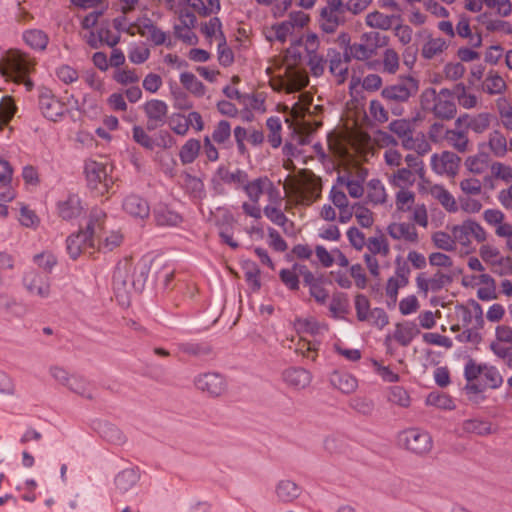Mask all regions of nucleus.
Instances as JSON below:
<instances>
[{
    "mask_svg": "<svg viewBox=\"0 0 512 512\" xmlns=\"http://www.w3.org/2000/svg\"><path fill=\"white\" fill-rule=\"evenodd\" d=\"M148 271L146 262L135 264L131 258L119 261L113 276V287L116 300L121 306H129L132 294L142 292Z\"/></svg>",
    "mask_w": 512,
    "mask_h": 512,
    "instance_id": "f257e3e1",
    "label": "nucleus"
},
{
    "mask_svg": "<svg viewBox=\"0 0 512 512\" xmlns=\"http://www.w3.org/2000/svg\"><path fill=\"white\" fill-rule=\"evenodd\" d=\"M197 389L212 396H220L225 391V382L218 373L208 372L197 376L194 380Z\"/></svg>",
    "mask_w": 512,
    "mask_h": 512,
    "instance_id": "f8f14e48",
    "label": "nucleus"
},
{
    "mask_svg": "<svg viewBox=\"0 0 512 512\" xmlns=\"http://www.w3.org/2000/svg\"><path fill=\"white\" fill-rule=\"evenodd\" d=\"M85 174L88 187L94 196L100 197L109 193L113 180L108 174V166L106 164L91 160L87 161L85 163Z\"/></svg>",
    "mask_w": 512,
    "mask_h": 512,
    "instance_id": "20e7f679",
    "label": "nucleus"
},
{
    "mask_svg": "<svg viewBox=\"0 0 512 512\" xmlns=\"http://www.w3.org/2000/svg\"><path fill=\"white\" fill-rule=\"evenodd\" d=\"M463 430L467 433H474L477 435L491 434V424L477 419L466 420L463 423Z\"/></svg>",
    "mask_w": 512,
    "mask_h": 512,
    "instance_id": "e433bc0d",
    "label": "nucleus"
},
{
    "mask_svg": "<svg viewBox=\"0 0 512 512\" xmlns=\"http://www.w3.org/2000/svg\"><path fill=\"white\" fill-rule=\"evenodd\" d=\"M0 73L4 77L18 83H24L28 88L32 85L29 78V55L17 49H10L0 59Z\"/></svg>",
    "mask_w": 512,
    "mask_h": 512,
    "instance_id": "7ed1b4c3",
    "label": "nucleus"
},
{
    "mask_svg": "<svg viewBox=\"0 0 512 512\" xmlns=\"http://www.w3.org/2000/svg\"><path fill=\"white\" fill-rule=\"evenodd\" d=\"M83 207L78 196H69L67 200L59 203V215L63 220H71L82 213Z\"/></svg>",
    "mask_w": 512,
    "mask_h": 512,
    "instance_id": "b1692460",
    "label": "nucleus"
},
{
    "mask_svg": "<svg viewBox=\"0 0 512 512\" xmlns=\"http://www.w3.org/2000/svg\"><path fill=\"white\" fill-rule=\"evenodd\" d=\"M123 236L119 232L112 231L109 234L106 232L102 236V239H99L96 242L95 251L99 252H111L115 248L119 247L122 243Z\"/></svg>",
    "mask_w": 512,
    "mask_h": 512,
    "instance_id": "cd10ccee",
    "label": "nucleus"
},
{
    "mask_svg": "<svg viewBox=\"0 0 512 512\" xmlns=\"http://www.w3.org/2000/svg\"><path fill=\"white\" fill-rule=\"evenodd\" d=\"M355 309L357 313V318L360 321H365L368 319L370 303L366 296L362 294H358L355 298Z\"/></svg>",
    "mask_w": 512,
    "mask_h": 512,
    "instance_id": "338daca9",
    "label": "nucleus"
},
{
    "mask_svg": "<svg viewBox=\"0 0 512 512\" xmlns=\"http://www.w3.org/2000/svg\"><path fill=\"white\" fill-rule=\"evenodd\" d=\"M268 179H269L268 177H260L253 181L248 182L244 186V191L246 192L249 199L253 203H255V204L258 203L261 195L265 193L266 183H264V182H268Z\"/></svg>",
    "mask_w": 512,
    "mask_h": 512,
    "instance_id": "c85d7f7f",
    "label": "nucleus"
},
{
    "mask_svg": "<svg viewBox=\"0 0 512 512\" xmlns=\"http://www.w3.org/2000/svg\"><path fill=\"white\" fill-rule=\"evenodd\" d=\"M398 444L417 455H425L432 449V438L428 432L418 428L401 431L397 436Z\"/></svg>",
    "mask_w": 512,
    "mask_h": 512,
    "instance_id": "39448f33",
    "label": "nucleus"
},
{
    "mask_svg": "<svg viewBox=\"0 0 512 512\" xmlns=\"http://www.w3.org/2000/svg\"><path fill=\"white\" fill-rule=\"evenodd\" d=\"M460 189L466 195H479L482 191V185L477 178H467L460 182Z\"/></svg>",
    "mask_w": 512,
    "mask_h": 512,
    "instance_id": "69168bd1",
    "label": "nucleus"
},
{
    "mask_svg": "<svg viewBox=\"0 0 512 512\" xmlns=\"http://www.w3.org/2000/svg\"><path fill=\"white\" fill-rule=\"evenodd\" d=\"M15 113L14 105L8 98H2L0 101V131L6 125Z\"/></svg>",
    "mask_w": 512,
    "mask_h": 512,
    "instance_id": "864d4df0",
    "label": "nucleus"
},
{
    "mask_svg": "<svg viewBox=\"0 0 512 512\" xmlns=\"http://www.w3.org/2000/svg\"><path fill=\"white\" fill-rule=\"evenodd\" d=\"M493 177L501 179L505 182H512V168L500 162H494L491 165Z\"/></svg>",
    "mask_w": 512,
    "mask_h": 512,
    "instance_id": "0e129e2a",
    "label": "nucleus"
},
{
    "mask_svg": "<svg viewBox=\"0 0 512 512\" xmlns=\"http://www.w3.org/2000/svg\"><path fill=\"white\" fill-rule=\"evenodd\" d=\"M260 270L254 263H248L245 267V279L253 291H257L261 287L259 280Z\"/></svg>",
    "mask_w": 512,
    "mask_h": 512,
    "instance_id": "603ef678",
    "label": "nucleus"
},
{
    "mask_svg": "<svg viewBox=\"0 0 512 512\" xmlns=\"http://www.w3.org/2000/svg\"><path fill=\"white\" fill-rule=\"evenodd\" d=\"M231 136V126L226 120H221L214 129L212 139L218 143H224Z\"/></svg>",
    "mask_w": 512,
    "mask_h": 512,
    "instance_id": "3c124183",
    "label": "nucleus"
},
{
    "mask_svg": "<svg viewBox=\"0 0 512 512\" xmlns=\"http://www.w3.org/2000/svg\"><path fill=\"white\" fill-rule=\"evenodd\" d=\"M180 82L189 92L197 97H201L205 94V86L193 73H182L180 75Z\"/></svg>",
    "mask_w": 512,
    "mask_h": 512,
    "instance_id": "c756f323",
    "label": "nucleus"
},
{
    "mask_svg": "<svg viewBox=\"0 0 512 512\" xmlns=\"http://www.w3.org/2000/svg\"><path fill=\"white\" fill-rule=\"evenodd\" d=\"M348 301L344 294H334L329 306V310L334 318H339V315L347 312Z\"/></svg>",
    "mask_w": 512,
    "mask_h": 512,
    "instance_id": "49530a36",
    "label": "nucleus"
},
{
    "mask_svg": "<svg viewBox=\"0 0 512 512\" xmlns=\"http://www.w3.org/2000/svg\"><path fill=\"white\" fill-rule=\"evenodd\" d=\"M366 244L373 256L376 254L387 256L390 253L389 244L384 235H380L379 237H370Z\"/></svg>",
    "mask_w": 512,
    "mask_h": 512,
    "instance_id": "c9c22d12",
    "label": "nucleus"
},
{
    "mask_svg": "<svg viewBox=\"0 0 512 512\" xmlns=\"http://www.w3.org/2000/svg\"><path fill=\"white\" fill-rule=\"evenodd\" d=\"M388 234L395 240H405L416 244L419 241L417 229L412 223H391L387 227Z\"/></svg>",
    "mask_w": 512,
    "mask_h": 512,
    "instance_id": "2eb2a0df",
    "label": "nucleus"
},
{
    "mask_svg": "<svg viewBox=\"0 0 512 512\" xmlns=\"http://www.w3.org/2000/svg\"><path fill=\"white\" fill-rule=\"evenodd\" d=\"M427 404L441 409H454L453 400L445 394L430 393L427 397Z\"/></svg>",
    "mask_w": 512,
    "mask_h": 512,
    "instance_id": "09e8293b",
    "label": "nucleus"
},
{
    "mask_svg": "<svg viewBox=\"0 0 512 512\" xmlns=\"http://www.w3.org/2000/svg\"><path fill=\"white\" fill-rule=\"evenodd\" d=\"M123 208L131 216L140 219H145L150 214V207L147 201L134 194L125 198L123 202Z\"/></svg>",
    "mask_w": 512,
    "mask_h": 512,
    "instance_id": "a211bd4d",
    "label": "nucleus"
},
{
    "mask_svg": "<svg viewBox=\"0 0 512 512\" xmlns=\"http://www.w3.org/2000/svg\"><path fill=\"white\" fill-rule=\"evenodd\" d=\"M431 113L435 118L442 121H448L455 117L457 107L453 100L442 99V97H439L437 102L434 103Z\"/></svg>",
    "mask_w": 512,
    "mask_h": 512,
    "instance_id": "412c9836",
    "label": "nucleus"
},
{
    "mask_svg": "<svg viewBox=\"0 0 512 512\" xmlns=\"http://www.w3.org/2000/svg\"><path fill=\"white\" fill-rule=\"evenodd\" d=\"M283 381L295 390H302L311 383V373L301 367H291L284 370L282 374Z\"/></svg>",
    "mask_w": 512,
    "mask_h": 512,
    "instance_id": "4468645a",
    "label": "nucleus"
},
{
    "mask_svg": "<svg viewBox=\"0 0 512 512\" xmlns=\"http://www.w3.org/2000/svg\"><path fill=\"white\" fill-rule=\"evenodd\" d=\"M431 162L437 173L455 176L458 172L461 158L453 152L444 151L441 156L434 154Z\"/></svg>",
    "mask_w": 512,
    "mask_h": 512,
    "instance_id": "ddd939ff",
    "label": "nucleus"
},
{
    "mask_svg": "<svg viewBox=\"0 0 512 512\" xmlns=\"http://www.w3.org/2000/svg\"><path fill=\"white\" fill-rule=\"evenodd\" d=\"M490 121L487 114H478L475 117H470L467 123V129H471L476 133H482L489 127Z\"/></svg>",
    "mask_w": 512,
    "mask_h": 512,
    "instance_id": "bf43d9fd",
    "label": "nucleus"
},
{
    "mask_svg": "<svg viewBox=\"0 0 512 512\" xmlns=\"http://www.w3.org/2000/svg\"><path fill=\"white\" fill-rule=\"evenodd\" d=\"M133 140L147 150L154 149L153 139L146 133L141 126L133 127Z\"/></svg>",
    "mask_w": 512,
    "mask_h": 512,
    "instance_id": "8fccbe9b",
    "label": "nucleus"
},
{
    "mask_svg": "<svg viewBox=\"0 0 512 512\" xmlns=\"http://www.w3.org/2000/svg\"><path fill=\"white\" fill-rule=\"evenodd\" d=\"M264 215L278 226H285L288 222L286 215L277 206H266L263 210Z\"/></svg>",
    "mask_w": 512,
    "mask_h": 512,
    "instance_id": "6e6d98bb",
    "label": "nucleus"
},
{
    "mask_svg": "<svg viewBox=\"0 0 512 512\" xmlns=\"http://www.w3.org/2000/svg\"><path fill=\"white\" fill-rule=\"evenodd\" d=\"M345 7L342 0H327V5L320 11L321 29L334 33L339 25L344 24Z\"/></svg>",
    "mask_w": 512,
    "mask_h": 512,
    "instance_id": "6e6552de",
    "label": "nucleus"
},
{
    "mask_svg": "<svg viewBox=\"0 0 512 512\" xmlns=\"http://www.w3.org/2000/svg\"><path fill=\"white\" fill-rule=\"evenodd\" d=\"M201 148L200 141L196 139L188 140L180 149L179 156L183 164L192 163L198 156Z\"/></svg>",
    "mask_w": 512,
    "mask_h": 512,
    "instance_id": "7c9ffc66",
    "label": "nucleus"
},
{
    "mask_svg": "<svg viewBox=\"0 0 512 512\" xmlns=\"http://www.w3.org/2000/svg\"><path fill=\"white\" fill-rule=\"evenodd\" d=\"M389 130L396 134L400 139L403 137L409 135V133H413V129L411 128V124L404 120H394L392 121L389 126Z\"/></svg>",
    "mask_w": 512,
    "mask_h": 512,
    "instance_id": "e2e57ef3",
    "label": "nucleus"
},
{
    "mask_svg": "<svg viewBox=\"0 0 512 512\" xmlns=\"http://www.w3.org/2000/svg\"><path fill=\"white\" fill-rule=\"evenodd\" d=\"M432 241L437 248L444 251H453L455 249V240L446 232L438 231L434 233Z\"/></svg>",
    "mask_w": 512,
    "mask_h": 512,
    "instance_id": "c03bdc74",
    "label": "nucleus"
},
{
    "mask_svg": "<svg viewBox=\"0 0 512 512\" xmlns=\"http://www.w3.org/2000/svg\"><path fill=\"white\" fill-rule=\"evenodd\" d=\"M105 219L106 213L102 210L94 209L91 211L90 219L85 229V232L90 237V246L92 247L89 255L95 253L96 242L106 234Z\"/></svg>",
    "mask_w": 512,
    "mask_h": 512,
    "instance_id": "9b49d317",
    "label": "nucleus"
},
{
    "mask_svg": "<svg viewBox=\"0 0 512 512\" xmlns=\"http://www.w3.org/2000/svg\"><path fill=\"white\" fill-rule=\"evenodd\" d=\"M327 58L330 63V72L337 77V83H344L348 75V65L343 63L341 53L336 49H328Z\"/></svg>",
    "mask_w": 512,
    "mask_h": 512,
    "instance_id": "6ab92c4d",
    "label": "nucleus"
},
{
    "mask_svg": "<svg viewBox=\"0 0 512 512\" xmlns=\"http://www.w3.org/2000/svg\"><path fill=\"white\" fill-rule=\"evenodd\" d=\"M419 333L416 325L414 323H406L396 325V330L394 332V339L403 347H406L410 344L412 339Z\"/></svg>",
    "mask_w": 512,
    "mask_h": 512,
    "instance_id": "a878e982",
    "label": "nucleus"
},
{
    "mask_svg": "<svg viewBox=\"0 0 512 512\" xmlns=\"http://www.w3.org/2000/svg\"><path fill=\"white\" fill-rule=\"evenodd\" d=\"M38 104L42 115L50 121H57L58 118L63 116L65 111L64 103L57 99L48 89L40 91Z\"/></svg>",
    "mask_w": 512,
    "mask_h": 512,
    "instance_id": "9d476101",
    "label": "nucleus"
},
{
    "mask_svg": "<svg viewBox=\"0 0 512 512\" xmlns=\"http://www.w3.org/2000/svg\"><path fill=\"white\" fill-rule=\"evenodd\" d=\"M350 406L356 412L364 416H371L374 412V402L367 397H355L351 400Z\"/></svg>",
    "mask_w": 512,
    "mask_h": 512,
    "instance_id": "58836bf2",
    "label": "nucleus"
},
{
    "mask_svg": "<svg viewBox=\"0 0 512 512\" xmlns=\"http://www.w3.org/2000/svg\"><path fill=\"white\" fill-rule=\"evenodd\" d=\"M446 141L450 146L460 153H465L468 150L469 139L464 130L447 129L445 132Z\"/></svg>",
    "mask_w": 512,
    "mask_h": 512,
    "instance_id": "393cba45",
    "label": "nucleus"
},
{
    "mask_svg": "<svg viewBox=\"0 0 512 512\" xmlns=\"http://www.w3.org/2000/svg\"><path fill=\"white\" fill-rule=\"evenodd\" d=\"M367 198L374 204H382L386 201V192L378 179H372L368 183Z\"/></svg>",
    "mask_w": 512,
    "mask_h": 512,
    "instance_id": "473e14b6",
    "label": "nucleus"
},
{
    "mask_svg": "<svg viewBox=\"0 0 512 512\" xmlns=\"http://www.w3.org/2000/svg\"><path fill=\"white\" fill-rule=\"evenodd\" d=\"M432 292H438L453 282V276L442 271H437L431 278Z\"/></svg>",
    "mask_w": 512,
    "mask_h": 512,
    "instance_id": "4d7b16f0",
    "label": "nucleus"
},
{
    "mask_svg": "<svg viewBox=\"0 0 512 512\" xmlns=\"http://www.w3.org/2000/svg\"><path fill=\"white\" fill-rule=\"evenodd\" d=\"M366 24L370 27L380 28L387 30L391 26L390 17L383 15L382 13L375 11L369 13L366 17Z\"/></svg>",
    "mask_w": 512,
    "mask_h": 512,
    "instance_id": "a18cd8bd",
    "label": "nucleus"
},
{
    "mask_svg": "<svg viewBox=\"0 0 512 512\" xmlns=\"http://www.w3.org/2000/svg\"><path fill=\"white\" fill-rule=\"evenodd\" d=\"M155 219L160 226H176L181 221V217L178 214L165 209L157 210L155 212Z\"/></svg>",
    "mask_w": 512,
    "mask_h": 512,
    "instance_id": "37998d69",
    "label": "nucleus"
},
{
    "mask_svg": "<svg viewBox=\"0 0 512 512\" xmlns=\"http://www.w3.org/2000/svg\"><path fill=\"white\" fill-rule=\"evenodd\" d=\"M286 73L288 78L286 89L289 93L300 91L309 83L307 73L305 71L296 69L292 65L288 66Z\"/></svg>",
    "mask_w": 512,
    "mask_h": 512,
    "instance_id": "4be33fe9",
    "label": "nucleus"
},
{
    "mask_svg": "<svg viewBox=\"0 0 512 512\" xmlns=\"http://www.w3.org/2000/svg\"><path fill=\"white\" fill-rule=\"evenodd\" d=\"M330 382L335 388L346 394L354 392L358 386V382L355 377L338 371H334L331 374Z\"/></svg>",
    "mask_w": 512,
    "mask_h": 512,
    "instance_id": "5701e85b",
    "label": "nucleus"
},
{
    "mask_svg": "<svg viewBox=\"0 0 512 512\" xmlns=\"http://www.w3.org/2000/svg\"><path fill=\"white\" fill-rule=\"evenodd\" d=\"M275 493L279 501L289 503L300 496L301 489L295 482L282 479L276 485Z\"/></svg>",
    "mask_w": 512,
    "mask_h": 512,
    "instance_id": "aec40b11",
    "label": "nucleus"
},
{
    "mask_svg": "<svg viewBox=\"0 0 512 512\" xmlns=\"http://www.w3.org/2000/svg\"><path fill=\"white\" fill-rule=\"evenodd\" d=\"M132 27H136L137 33L143 37H147L155 45H162L166 41V34L154 25L149 18H144L143 21L133 23Z\"/></svg>",
    "mask_w": 512,
    "mask_h": 512,
    "instance_id": "dca6fc26",
    "label": "nucleus"
},
{
    "mask_svg": "<svg viewBox=\"0 0 512 512\" xmlns=\"http://www.w3.org/2000/svg\"><path fill=\"white\" fill-rule=\"evenodd\" d=\"M489 146L496 156H504L507 151V141L505 136L498 131H494L490 135Z\"/></svg>",
    "mask_w": 512,
    "mask_h": 512,
    "instance_id": "a19ab883",
    "label": "nucleus"
},
{
    "mask_svg": "<svg viewBox=\"0 0 512 512\" xmlns=\"http://www.w3.org/2000/svg\"><path fill=\"white\" fill-rule=\"evenodd\" d=\"M116 467L118 472L113 479V489L119 495H126L140 480L141 470L125 460L118 461Z\"/></svg>",
    "mask_w": 512,
    "mask_h": 512,
    "instance_id": "423d86ee",
    "label": "nucleus"
},
{
    "mask_svg": "<svg viewBox=\"0 0 512 512\" xmlns=\"http://www.w3.org/2000/svg\"><path fill=\"white\" fill-rule=\"evenodd\" d=\"M143 110L147 117L146 129L148 131L156 130L166 123L168 106L164 101L149 100L144 104Z\"/></svg>",
    "mask_w": 512,
    "mask_h": 512,
    "instance_id": "1a4fd4ad",
    "label": "nucleus"
},
{
    "mask_svg": "<svg viewBox=\"0 0 512 512\" xmlns=\"http://www.w3.org/2000/svg\"><path fill=\"white\" fill-rule=\"evenodd\" d=\"M431 195L437 199L441 205L449 212L458 210L456 201L451 193L441 185H434L430 189Z\"/></svg>",
    "mask_w": 512,
    "mask_h": 512,
    "instance_id": "bb28decb",
    "label": "nucleus"
},
{
    "mask_svg": "<svg viewBox=\"0 0 512 512\" xmlns=\"http://www.w3.org/2000/svg\"><path fill=\"white\" fill-rule=\"evenodd\" d=\"M483 89L489 94H499L506 89V83L500 75L490 72Z\"/></svg>",
    "mask_w": 512,
    "mask_h": 512,
    "instance_id": "4c0bfd02",
    "label": "nucleus"
},
{
    "mask_svg": "<svg viewBox=\"0 0 512 512\" xmlns=\"http://www.w3.org/2000/svg\"><path fill=\"white\" fill-rule=\"evenodd\" d=\"M482 375L485 380V384L490 388H498L503 382L502 376L495 367H488L484 365Z\"/></svg>",
    "mask_w": 512,
    "mask_h": 512,
    "instance_id": "5fc2aeb1",
    "label": "nucleus"
},
{
    "mask_svg": "<svg viewBox=\"0 0 512 512\" xmlns=\"http://www.w3.org/2000/svg\"><path fill=\"white\" fill-rule=\"evenodd\" d=\"M489 155L487 153H479L475 156H469L465 165L467 169L474 174H481L488 167Z\"/></svg>",
    "mask_w": 512,
    "mask_h": 512,
    "instance_id": "2f4dec72",
    "label": "nucleus"
},
{
    "mask_svg": "<svg viewBox=\"0 0 512 512\" xmlns=\"http://www.w3.org/2000/svg\"><path fill=\"white\" fill-rule=\"evenodd\" d=\"M67 251L72 259H77L86 250L92 249L90 246V237L85 230H79L77 233L67 238Z\"/></svg>",
    "mask_w": 512,
    "mask_h": 512,
    "instance_id": "f3484780",
    "label": "nucleus"
},
{
    "mask_svg": "<svg viewBox=\"0 0 512 512\" xmlns=\"http://www.w3.org/2000/svg\"><path fill=\"white\" fill-rule=\"evenodd\" d=\"M95 500L89 488L81 487L67 493L61 501L63 512H92Z\"/></svg>",
    "mask_w": 512,
    "mask_h": 512,
    "instance_id": "0eeeda50",
    "label": "nucleus"
},
{
    "mask_svg": "<svg viewBox=\"0 0 512 512\" xmlns=\"http://www.w3.org/2000/svg\"><path fill=\"white\" fill-rule=\"evenodd\" d=\"M418 90V81L413 77H406L382 89L381 96L391 112L396 116H401L404 112L401 105L408 102L412 96L416 95Z\"/></svg>",
    "mask_w": 512,
    "mask_h": 512,
    "instance_id": "f03ea898",
    "label": "nucleus"
},
{
    "mask_svg": "<svg viewBox=\"0 0 512 512\" xmlns=\"http://www.w3.org/2000/svg\"><path fill=\"white\" fill-rule=\"evenodd\" d=\"M448 45L442 38L429 39L422 48V56L425 59H432L434 56L442 53Z\"/></svg>",
    "mask_w": 512,
    "mask_h": 512,
    "instance_id": "72a5a7b5",
    "label": "nucleus"
},
{
    "mask_svg": "<svg viewBox=\"0 0 512 512\" xmlns=\"http://www.w3.org/2000/svg\"><path fill=\"white\" fill-rule=\"evenodd\" d=\"M349 50H351V56H354V59L361 61L367 60L375 54L374 47H370L365 43H354L349 45Z\"/></svg>",
    "mask_w": 512,
    "mask_h": 512,
    "instance_id": "de8ad7c7",
    "label": "nucleus"
},
{
    "mask_svg": "<svg viewBox=\"0 0 512 512\" xmlns=\"http://www.w3.org/2000/svg\"><path fill=\"white\" fill-rule=\"evenodd\" d=\"M218 60L224 66H230L234 61L232 50L227 46L226 39L222 31H220V42L218 44Z\"/></svg>",
    "mask_w": 512,
    "mask_h": 512,
    "instance_id": "ea45409f",
    "label": "nucleus"
},
{
    "mask_svg": "<svg viewBox=\"0 0 512 512\" xmlns=\"http://www.w3.org/2000/svg\"><path fill=\"white\" fill-rule=\"evenodd\" d=\"M415 195L408 190H400L396 195V206L399 210H409L414 203Z\"/></svg>",
    "mask_w": 512,
    "mask_h": 512,
    "instance_id": "680f3d73",
    "label": "nucleus"
},
{
    "mask_svg": "<svg viewBox=\"0 0 512 512\" xmlns=\"http://www.w3.org/2000/svg\"><path fill=\"white\" fill-rule=\"evenodd\" d=\"M369 111L372 117L380 123H384L389 119L388 110L378 100L370 101Z\"/></svg>",
    "mask_w": 512,
    "mask_h": 512,
    "instance_id": "052dcab7",
    "label": "nucleus"
},
{
    "mask_svg": "<svg viewBox=\"0 0 512 512\" xmlns=\"http://www.w3.org/2000/svg\"><path fill=\"white\" fill-rule=\"evenodd\" d=\"M388 401L402 408H408L410 406L411 399L404 388L400 386H393L390 388Z\"/></svg>",
    "mask_w": 512,
    "mask_h": 512,
    "instance_id": "f704fd0d",
    "label": "nucleus"
},
{
    "mask_svg": "<svg viewBox=\"0 0 512 512\" xmlns=\"http://www.w3.org/2000/svg\"><path fill=\"white\" fill-rule=\"evenodd\" d=\"M348 240L353 248L360 251L366 245V237L357 227H351L347 231Z\"/></svg>",
    "mask_w": 512,
    "mask_h": 512,
    "instance_id": "13d9d810",
    "label": "nucleus"
},
{
    "mask_svg": "<svg viewBox=\"0 0 512 512\" xmlns=\"http://www.w3.org/2000/svg\"><path fill=\"white\" fill-rule=\"evenodd\" d=\"M34 261L37 263L38 267L48 273L52 271L53 267L57 263L56 257L48 252L36 255L34 257Z\"/></svg>",
    "mask_w": 512,
    "mask_h": 512,
    "instance_id": "774afa93",
    "label": "nucleus"
},
{
    "mask_svg": "<svg viewBox=\"0 0 512 512\" xmlns=\"http://www.w3.org/2000/svg\"><path fill=\"white\" fill-rule=\"evenodd\" d=\"M180 349L183 353L192 356H205L212 352V347L205 343H183Z\"/></svg>",
    "mask_w": 512,
    "mask_h": 512,
    "instance_id": "79ce46f5",
    "label": "nucleus"
}]
</instances>
